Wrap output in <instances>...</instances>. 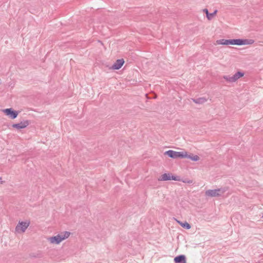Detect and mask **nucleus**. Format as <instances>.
<instances>
[{
  "mask_svg": "<svg viewBox=\"0 0 263 263\" xmlns=\"http://www.w3.org/2000/svg\"><path fill=\"white\" fill-rule=\"evenodd\" d=\"M203 11L205 13L206 17L209 20H211L217 12V10H215L213 13H210L207 9H204Z\"/></svg>",
  "mask_w": 263,
  "mask_h": 263,
  "instance_id": "12",
  "label": "nucleus"
},
{
  "mask_svg": "<svg viewBox=\"0 0 263 263\" xmlns=\"http://www.w3.org/2000/svg\"><path fill=\"white\" fill-rule=\"evenodd\" d=\"M165 155H167L172 158H178V152H175L172 150H169L165 152Z\"/></svg>",
  "mask_w": 263,
  "mask_h": 263,
  "instance_id": "11",
  "label": "nucleus"
},
{
  "mask_svg": "<svg viewBox=\"0 0 263 263\" xmlns=\"http://www.w3.org/2000/svg\"><path fill=\"white\" fill-rule=\"evenodd\" d=\"M175 263H186L185 256L183 255H180L176 256L174 258Z\"/></svg>",
  "mask_w": 263,
  "mask_h": 263,
  "instance_id": "10",
  "label": "nucleus"
},
{
  "mask_svg": "<svg viewBox=\"0 0 263 263\" xmlns=\"http://www.w3.org/2000/svg\"><path fill=\"white\" fill-rule=\"evenodd\" d=\"M187 158L190 159L194 161H197L199 160V157L197 155H194L193 154H188L186 157Z\"/></svg>",
  "mask_w": 263,
  "mask_h": 263,
  "instance_id": "14",
  "label": "nucleus"
},
{
  "mask_svg": "<svg viewBox=\"0 0 263 263\" xmlns=\"http://www.w3.org/2000/svg\"><path fill=\"white\" fill-rule=\"evenodd\" d=\"M244 76V73L240 71H238L235 73L233 76H224L223 78L228 82L233 83L236 82L241 77Z\"/></svg>",
  "mask_w": 263,
  "mask_h": 263,
  "instance_id": "4",
  "label": "nucleus"
},
{
  "mask_svg": "<svg viewBox=\"0 0 263 263\" xmlns=\"http://www.w3.org/2000/svg\"><path fill=\"white\" fill-rule=\"evenodd\" d=\"M182 181L184 183H187V184H191L193 183V180H190V179H181V181Z\"/></svg>",
  "mask_w": 263,
  "mask_h": 263,
  "instance_id": "17",
  "label": "nucleus"
},
{
  "mask_svg": "<svg viewBox=\"0 0 263 263\" xmlns=\"http://www.w3.org/2000/svg\"><path fill=\"white\" fill-rule=\"evenodd\" d=\"M178 222L180 224V225L181 226H182L183 228H185L186 229H190L191 227L190 224L186 221H185L184 222H182L178 221Z\"/></svg>",
  "mask_w": 263,
  "mask_h": 263,
  "instance_id": "15",
  "label": "nucleus"
},
{
  "mask_svg": "<svg viewBox=\"0 0 263 263\" xmlns=\"http://www.w3.org/2000/svg\"><path fill=\"white\" fill-rule=\"evenodd\" d=\"M124 61L123 59H119L116 61L114 64L112 66L114 69H119L123 65Z\"/></svg>",
  "mask_w": 263,
  "mask_h": 263,
  "instance_id": "9",
  "label": "nucleus"
},
{
  "mask_svg": "<svg viewBox=\"0 0 263 263\" xmlns=\"http://www.w3.org/2000/svg\"><path fill=\"white\" fill-rule=\"evenodd\" d=\"M29 123L30 122L28 120H25L19 123L13 124L12 127L17 129H22L28 126Z\"/></svg>",
  "mask_w": 263,
  "mask_h": 263,
  "instance_id": "8",
  "label": "nucleus"
},
{
  "mask_svg": "<svg viewBox=\"0 0 263 263\" xmlns=\"http://www.w3.org/2000/svg\"><path fill=\"white\" fill-rule=\"evenodd\" d=\"M29 224V221H19L15 228V232L18 233L25 232Z\"/></svg>",
  "mask_w": 263,
  "mask_h": 263,
  "instance_id": "5",
  "label": "nucleus"
},
{
  "mask_svg": "<svg viewBox=\"0 0 263 263\" xmlns=\"http://www.w3.org/2000/svg\"><path fill=\"white\" fill-rule=\"evenodd\" d=\"M70 235V233L68 231H64L60 233L56 236L50 237L47 238L48 241L52 244L58 245L63 240L68 238Z\"/></svg>",
  "mask_w": 263,
  "mask_h": 263,
  "instance_id": "2",
  "label": "nucleus"
},
{
  "mask_svg": "<svg viewBox=\"0 0 263 263\" xmlns=\"http://www.w3.org/2000/svg\"><path fill=\"white\" fill-rule=\"evenodd\" d=\"M227 190L226 188L209 190L205 191V195L210 197H219L226 192Z\"/></svg>",
  "mask_w": 263,
  "mask_h": 263,
  "instance_id": "3",
  "label": "nucleus"
},
{
  "mask_svg": "<svg viewBox=\"0 0 263 263\" xmlns=\"http://www.w3.org/2000/svg\"><path fill=\"white\" fill-rule=\"evenodd\" d=\"M254 41L252 39H231L225 40L220 39L216 41V45H251L253 44Z\"/></svg>",
  "mask_w": 263,
  "mask_h": 263,
  "instance_id": "1",
  "label": "nucleus"
},
{
  "mask_svg": "<svg viewBox=\"0 0 263 263\" xmlns=\"http://www.w3.org/2000/svg\"><path fill=\"white\" fill-rule=\"evenodd\" d=\"M4 182L2 181V177H0V184H3Z\"/></svg>",
  "mask_w": 263,
  "mask_h": 263,
  "instance_id": "18",
  "label": "nucleus"
},
{
  "mask_svg": "<svg viewBox=\"0 0 263 263\" xmlns=\"http://www.w3.org/2000/svg\"><path fill=\"white\" fill-rule=\"evenodd\" d=\"M262 217H263V215H262Z\"/></svg>",
  "mask_w": 263,
  "mask_h": 263,
  "instance_id": "19",
  "label": "nucleus"
},
{
  "mask_svg": "<svg viewBox=\"0 0 263 263\" xmlns=\"http://www.w3.org/2000/svg\"><path fill=\"white\" fill-rule=\"evenodd\" d=\"M194 102L196 104H202L205 103L207 100L204 98H199L198 99H194L193 100Z\"/></svg>",
  "mask_w": 263,
  "mask_h": 263,
  "instance_id": "13",
  "label": "nucleus"
},
{
  "mask_svg": "<svg viewBox=\"0 0 263 263\" xmlns=\"http://www.w3.org/2000/svg\"><path fill=\"white\" fill-rule=\"evenodd\" d=\"M3 112L12 119L16 118L18 115V112L13 110L11 108L5 109L3 110Z\"/></svg>",
  "mask_w": 263,
  "mask_h": 263,
  "instance_id": "7",
  "label": "nucleus"
},
{
  "mask_svg": "<svg viewBox=\"0 0 263 263\" xmlns=\"http://www.w3.org/2000/svg\"><path fill=\"white\" fill-rule=\"evenodd\" d=\"M171 180L181 181L180 177L174 176L171 173H164L158 178L159 181H168Z\"/></svg>",
  "mask_w": 263,
  "mask_h": 263,
  "instance_id": "6",
  "label": "nucleus"
},
{
  "mask_svg": "<svg viewBox=\"0 0 263 263\" xmlns=\"http://www.w3.org/2000/svg\"><path fill=\"white\" fill-rule=\"evenodd\" d=\"M187 156V153L186 152H178V158H184Z\"/></svg>",
  "mask_w": 263,
  "mask_h": 263,
  "instance_id": "16",
  "label": "nucleus"
}]
</instances>
